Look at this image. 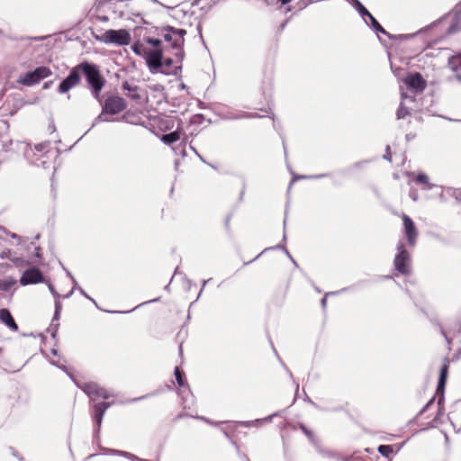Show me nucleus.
<instances>
[{
  "mask_svg": "<svg viewBox=\"0 0 461 461\" xmlns=\"http://www.w3.org/2000/svg\"><path fill=\"white\" fill-rule=\"evenodd\" d=\"M175 376H176V380L179 386H185V374L183 371H181V369L176 366L175 368Z\"/></svg>",
  "mask_w": 461,
  "mask_h": 461,
  "instance_id": "21",
  "label": "nucleus"
},
{
  "mask_svg": "<svg viewBox=\"0 0 461 461\" xmlns=\"http://www.w3.org/2000/svg\"><path fill=\"white\" fill-rule=\"evenodd\" d=\"M80 76L83 74L91 89L93 95L99 99L101 92L105 85V78L101 74L95 64L84 61L78 64Z\"/></svg>",
  "mask_w": 461,
  "mask_h": 461,
  "instance_id": "2",
  "label": "nucleus"
},
{
  "mask_svg": "<svg viewBox=\"0 0 461 461\" xmlns=\"http://www.w3.org/2000/svg\"><path fill=\"white\" fill-rule=\"evenodd\" d=\"M42 282H44V276L42 272L35 267L26 269L20 278V284L23 286Z\"/></svg>",
  "mask_w": 461,
  "mask_h": 461,
  "instance_id": "10",
  "label": "nucleus"
},
{
  "mask_svg": "<svg viewBox=\"0 0 461 461\" xmlns=\"http://www.w3.org/2000/svg\"><path fill=\"white\" fill-rule=\"evenodd\" d=\"M386 158H388V160H391L390 155H386Z\"/></svg>",
  "mask_w": 461,
  "mask_h": 461,
  "instance_id": "40",
  "label": "nucleus"
},
{
  "mask_svg": "<svg viewBox=\"0 0 461 461\" xmlns=\"http://www.w3.org/2000/svg\"><path fill=\"white\" fill-rule=\"evenodd\" d=\"M52 74L48 67H38L32 72H28L22 77L19 82L24 86H32L39 83L41 79L50 77Z\"/></svg>",
  "mask_w": 461,
  "mask_h": 461,
  "instance_id": "6",
  "label": "nucleus"
},
{
  "mask_svg": "<svg viewBox=\"0 0 461 461\" xmlns=\"http://www.w3.org/2000/svg\"><path fill=\"white\" fill-rule=\"evenodd\" d=\"M404 84L415 93H421L427 87V81L420 73H411L403 79Z\"/></svg>",
  "mask_w": 461,
  "mask_h": 461,
  "instance_id": "11",
  "label": "nucleus"
},
{
  "mask_svg": "<svg viewBox=\"0 0 461 461\" xmlns=\"http://www.w3.org/2000/svg\"><path fill=\"white\" fill-rule=\"evenodd\" d=\"M135 33L139 39L131 46L138 56L142 57L150 71L160 70L169 75L181 68L184 59V43L186 31L167 26L139 27Z\"/></svg>",
  "mask_w": 461,
  "mask_h": 461,
  "instance_id": "1",
  "label": "nucleus"
},
{
  "mask_svg": "<svg viewBox=\"0 0 461 461\" xmlns=\"http://www.w3.org/2000/svg\"><path fill=\"white\" fill-rule=\"evenodd\" d=\"M229 221H230V218H227V219H226V224H227V225L229 224Z\"/></svg>",
  "mask_w": 461,
  "mask_h": 461,
  "instance_id": "39",
  "label": "nucleus"
},
{
  "mask_svg": "<svg viewBox=\"0 0 461 461\" xmlns=\"http://www.w3.org/2000/svg\"><path fill=\"white\" fill-rule=\"evenodd\" d=\"M358 11L359 13L369 17L371 14L366 10L365 6H363L359 2H357Z\"/></svg>",
  "mask_w": 461,
  "mask_h": 461,
  "instance_id": "24",
  "label": "nucleus"
},
{
  "mask_svg": "<svg viewBox=\"0 0 461 461\" xmlns=\"http://www.w3.org/2000/svg\"><path fill=\"white\" fill-rule=\"evenodd\" d=\"M433 402V399L429 400V402L427 403V405L425 406V408L420 411V414H422L425 410L429 407V404H431Z\"/></svg>",
  "mask_w": 461,
  "mask_h": 461,
  "instance_id": "31",
  "label": "nucleus"
},
{
  "mask_svg": "<svg viewBox=\"0 0 461 461\" xmlns=\"http://www.w3.org/2000/svg\"><path fill=\"white\" fill-rule=\"evenodd\" d=\"M81 83V76L78 68V65L72 68L68 76L61 81L58 87L59 94H66L70 89L77 86Z\"/></svg>",
  "mask_w": 461,
  "mask_h": 461,
  "instance_id": "9",
  "label": "nucleus"
},
{
  "mask_svg": "<svg viewBox=\"0 0 461 461\" xmlns=\"http://www.w3.org/2000/svg\"><path fill=\"white\" fill-rule=\"evenodd\" d=\"M378 452L385 456V457H389L391 454H393V447L390 446V445H381L378 447Z\"/></svg>",
  "mask_w": 461,
  "mask_h": 461,
  "instance_id": "22",
  "label": "nucleus"
},
{
  "mask_svg": "<svg viewBox=\"0 0 461 461\" xmlns=\"http://www.w3.org/2000/svg\"><path fill=\"white\" fill-rule=\"evenodd\" d=\"M184 416H185V414H184V413H181V414L177 415L176 417H175L173 419V422L177 421L179 419L183 418Z\"/></svg>",
  "mask_w": 461,
  "mask_h": 461,
  "instance_id": "27",
  "label": "nucleus"
},
{
  "mask_svg": "<svg viewBox=\"0 0 461 461\" xmlns=\"http://www.w3.org/2000/svg\"><path fill=\"white\" fill-rule=\"evenodd\" d=\"M77 386L88 395L91 401H97L99 399H109L112 394L104 387H101L95 382H85L77 384Z\"/></svg>",
  "mask_w": 461,
  "mask_h": 461,
  "instance_id": "4",
  "label": "nucleus"
},
{
  "mask_svg": "<svg viewBox=\"0 0 461 461\" xmlns=\"http://www.w3.org/2000/svg\"><path fill=\"white\" fill-rule=\"evenodd\" d=\"M299 427L311 441H314V433L312 430L308 429L304 424H300Z\"/></svg>",
  "mask_w": 461,
  "mask_h": 461,
  "instance_id": "23",
  "label": "nucleus"
},
{
  "mask_svg": "<svg viewBox=\"0 0 461 461\" xmlns=\"http://www.w3.org/2000/svg\"><path fill=\"white\" fill-rule=\"evenodd\" d=\"M393 266L395 270L402 276H409L411 273V257L402 243L397 245Z\"/></svg>",
  "mask_w": 461,
  "mask_h": 461,
  "instance_id": "3",
  "label": "nucleus"
},
{
  "mask_svg": "<svg viewBox=\"0 0 461 461\" xmlns=\"http://www.w3.org/2000/svg\"><path fill=\"white\" fill-rule=\"evenodd\" d=\"M180 140V133L178 131H172L167 134H164L161 138V140L167 145H170Z\"/></svg>",
  "mask_w": 461,
  "mask_h": 461,
  "instance_id": "17",
  "label": "nucleus"
},
{
  "mask_svg": "<svg viewBox=\"0 0 461 461\" xmlns=\"http://www.w3.org/2000/svg\"><path fill=\"white\" fill-rule=\"evenodd\" d=\"M16 284V280L13 277H8L4 280H0V291L7 292L9 291L14 285Z\"/></svg>",
  "mask_w": 461,
  "mask_h": 461,
  "instance_id": "19",
  "label": "nucleus"
},
{
  "mask_svg": "<svg viewBox=\"0 0 461 461\" xmlns=\"http://www.w3.org/2000/svg\"><path fill=\"white\" fill-rule=\"evenodd\" d=\"M47 87H49V85H48V83H45L44 88H47Z\"/></svg>",
  "mask_w": 461,
  "mask_h": 461,
  "instance_id": "38",
  "label": "nucleus"
},
{
  "mask_svg": "<svg viewBox=\"0 0 461 461\" xmlns=\"http://www.w3.org/2000/svg\"><path fill=\"white\" fill-rule=\"evenodd\" d=\"M415 119H416V121H417L418 122H421V118H420V117H415Z\"/></svg>",
  "mask_w": 461,
  "mask_h": 461,
  "instance_id": "37",
  "label": "nucleus"
},
{
  "mask_svg": "<svg viewBox=\"0 0 461 461\" xmlns=\"http://www.w3.org/2000/svg\"><path fill=\"white\" fill-rule=\"evenodd\" d=\"M325 455L329 457H336V455L330 451L325 452Z\"/></svg>",
  "mask_w": 461,
  "mask_h": 461,
  "instance_id": "29",
  "label": "nucleus"
},
{
  "mask_svg": "<svg viewBox=\"0 0 461 461\" xmlns=\"http://www.w3.org/2000/svg\"><path fill=\"white\" fill-rule=\"evenodd\" d=\"M97 18L102 22H107L109 20L107 16H98Z\"/></svg>",
  "mask_w": 461,
  "mask_h": 461,
  "instance_id": "30",
  "label": "nucleus"
},
{
  "mask_svg": "<svg viewBox=\"0 0 461 461\" xmlns=\"http://www.w3.org/2000/svg\"><path fill=\"white\" fill-rule=\"evenodd\" d=\"M448 369H449V359L447 357H445L443 359L442 366L439 370V377L438 382V387H437V394H443L445 391V386L447 383V378L448 375Z\"/></svg>",
  "mask_w": 461,
  "mask_h": 461,
  "instance_id": "13",
  "label": "nucleus"
},
{
  "mask_svg": "<svg viewBox=\"0 0 461 461\" xmlns=\"http://www.w3.org/2000/svg\"><path fill=\"white\" fill-rule=\"evenodd\" d=\"M35 255L36 257L40 258L41 257V248L37 247L35 249Z\"/></svg>",
  "mask_w": 461,
  "mask_h": 461,
  "instance_id": "28",
  "label": "nucleus"
},
{
  "mask_svg": "<svg viewBox=\"0 0 461 461\" xmlns=\"http://www.w3.org/2000/svg\"><path fill=\"white\" fill-rule=\"evenodd\" d=\"M122 456H126V457H128V458H130V459H131L133 461H148V460H145V459H140L138 456H136L135 455L128 453V452H123Z\"/></svg>",
  "mask_w": 461,
  "mask_h": 461,
  "instance_id": "25",
  "label": "nucleus"
},
{
  "mask_svg": "<svg viewBox=\"0 0 461 461\" xmlns=\"http://www.w3.org/2000/svg\"><path fill=\"white\" fill-rule=\"evenodd\" d=\"M454 59H458L459 60V66L461 67V53L453 57Z\"/></svg>",
  "mask_w": 461,
  "mask_h": 461,
  "instance_id": "32",
  "label": "nucleus"
},
{
  "mask_svg": "<svg viewBox=\"0 0 461 461\" xmlns=\"http://www.w3.org/2000/svg\"><path fill=\"white\" fill-rule=\"evenodd\" d=\"M441 333L448 340L447 333L445 332V330L443 329H441Z\"/></svg>",
  "mask_w": 461,
  "mask_h": 461,
  "instance_id": "35",
  "label": "nucleus"
},
{
  "mask_svg": "<svg viewBox=\"0 0 461 461\" xmlns=\"http://www.w3.org/2000/svg\"><path fill=\"white\" fill-rule=\"evenodd\" d=\"M127 107L125 100L118 95L108 96L103 105V113L107 114H118Z\"/></svg>",
  "mask_w": 461,
  "mask_h": 461,
  "instance_id": "7",
  "label": "nucleus"
},
{
  "mask_svg": "<svg viewBox=\"0 0 461 461\" xmlns=\"http://www.w3.org/2000/svg\"><path fill=\"white\" fill-rule=\"evenodd\" d=\"M396 115H397V119H404L405 117L411 115V111L409 110V108L405 107L403 103L402 102L397 110Z\"/></svg>",
  "mask_w": 461,
  "mask_h": 461,
  "instance_id": "20",
  "label": "nucleus"
},
{
  "mask_svg": "<svg viewBox=\"0 0 461 461\" xmlns=\"http://www.w3.org/2000/svg\"><path fill=\"white\" fill-rule=\"evenodd\" d=\"M408 176L411 177V179L417 185H420L424 189H430L431 185L429 184V176L424 173H420L418 175H415L414 173H410Z\"/></svg>",
  "mask_w": 461,
  "mask_h": 461,
  "instance_id": "16",
  "label": "nucleus"
},
{
  "mask_svg": "<svg viewBox=\"0 0 461 461\" xmlns=\"http://www.w3.org/2000/svg\"><path fill=\"white\" fill-rule=\"evenodd\" d=\"M401 218L402 220L403 232L406 237L407 243L410 247H414L419 236V230L409 215L402 213Z\"/></svg>",
  "mask_w": 461,
  "mask_h": 461,
  "instance_id": "8",
  "label": "nucleus"
},
{
  "mask_svg": "<svg viewBox=\"0 0 461 461\" xmlns=\"http://www.w3.org/2000/svg\"><path fill=\"white\" fill-rule=\"evenodd\" d=\"M101 41L119 46L128 45L131 42V34L125 29L107 30L103 33Z\"/></svg>",
  "mask_w": 461,
  "mask_h": 461,
  "instance_id": "5",
  "label": "nucleus"
},
{
  "mask_svg": "<svg viewBox=\"0 0 461 461\" xmlns=\"http://www.w3.org/2000/svg\"><path fill=\"white\" fill-rule=\"evenodd\" d=\"M371 21V24L373 26V28L376 31V32H379L384 35H386L389 39H394V36H392L391 34H389L388 32H386L384 27L377 22V20L371 14L369 17H368Z\"/></svg>",
  "mask_w": 461,
  "mask_h": 461,
  "instance_id": "18",
  "label": "nucleus"
},
{
  "mask_svg": "<svg viewBox=\"0 0 461 461\" xmlns=\"http://www.w3.org/2000/svg\"><path fill=\"white\" fill-rule=\"evenodd\" d=\"M122 89L124 91L127 97L140 103L142 99L141 89L137 85L129 81H124L122 85Z\"/></svg>",
  "mask_w": 461,
  "mask_h": 461,
  "instance_id": "12",
  "label": "nucleus"
},
{
  "mask_svg": "<svg viewBox=\"0 0 461 461\" xmlns=\"http://www.w3.org/2000/svg\"><path fill=\"white\" fill-rule=\"evenodd\" d=\"M277 1L280 2L282 5H286L289 2H291V0H277Z\"/></svg>",
  "mask_w": 461,
  "mask_h": 461,
  "instance_id": "34",
  "label": "nucleus"
},
{
  "mask_svg": "<svg viewBox=\"0 0 461 461\" xmlns=\"http://www.w3.org/2000/svg\"><path fill=\"white\" fill-rule=\"evenodd\" d=\"M288 290H289V284H287L285 286V294H287Z\"/></svg>",
  "mask_w": 461,
  "mask_h": 461,
  "instance_id": "36",
  "label": "nucleus"
},
{
  "mask_svg": "<svg viewBox=\"0 0 461 461\" xmlns=\"http://www.w3.org/2000/svg\"><path fill=\"white\" fill-rule=\"evenodd\" d=\"M0 321L5 323L11 330L16 331L18 330V325L14 321L11 312L7 309L0 310Z\"/></svg>",
  "mask_w": 461,
  "mask_h": 461,
  "instance_id": "15",
  "label": "nucleus"
},
{
  "mask_svg": "<svg viewBox=\"0 0 461 461\" xmlns=\"http://www.w3.org/2000/svg\"><path fill=\"white\" fill-rule=\"evenodd\" d=\"M386 158H388V160H391L390 155H386Z\"/></svg>",
  "mask_w": 461,
  "mask_h": 461,
  "instance_id": "41",
  "label": "nucleus"
},
{
  "mask_svg": "<svg viewBox=\"0 0 461 461\" xmlns=\"http://www.w3.org/2000/svg\"><path fill=\"white\" fill-rule=\"evenodd\" d=\"M35 149L39 151L42 150L43 149V144H38L35 146Z\"/></svg>",
  "mask_w": 461,
  "mask_h": 461,
  "instance_id": "33",
  "label": "nucleus"
},
{
  "mask_svg": "<svg viewBox=\"0 0 461 461\" xmlns=\"http://www.w3.org/2000/svg\"><path fill=\"white\" fill-rule=\"evenodd\" d=\"M12 261L14 263V265L16 267H23L24 265L28 264V262H25L24 260H23L19 258H15L14 259H12Z\"/></svg>",
  "mask_w": 461,
  "mask_h": 461,
  "instance_id": "26",
  "label": "nucleus"
},
{
  "mask_svg": "<svg viewBox=\"0 0 461 461\" xmlns=\"http://www.w3.org/2000/svg\"><path fill=\"white\" fill-rule=\"evenodd\" d=\"M111 406V402H101L95 403L93 406V419L96 423L97 427L100 428L103 420V417L106 411V410Z\"/></svg>",
  "mask_w": 461,
  "mask_h": 461,
  "instance_id": "14",
  "label": "nucleus"
}]
</instances>
